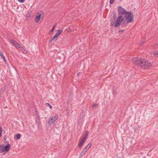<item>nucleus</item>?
<instances>
[{"label":"nucleus","instance_id":"6e6552de","mask_svg":"<svg viewBox=\"0 0 158 158\" xmlns=\"http://www.w3.org/2000/svg\"><path fill=\"white\" fill-rule=\"evenodd\" d=\"M86 140V139H85V137H83L81 139V141L79 143L78 145L79 148H81L82 146L83 145L84 143Z\"/></svg>","mask_w":158,"mask_h":158},{"label":"nucleus","instance_id":"0eeeda50","mask_svg":"<svg viewBox=\"0 0 158 158\" xmlns=\"http://www.w3.org/2000/svg\"><path fill=\"white\" fill-rule=\"evenodd\" d=\"M40 123L41 122L40 119V117L38 116L36 119V124L39 130L40 129Z\"/></svg>","mask_w":158,"mask_h":158},{"label":"nucleus","instance_id":"393cba45","mask_svg":"<svg viewBox=\"0 0 158 158\" xmlns=\"http://www.w3.org/2000/svg\"><path fill=\"white\" fill-rule=\"evenodd\" d=\"M153 54L155 56L158 57V52H154Z\"/></svg>","mask_w":158,"mask_h":158},{"label":"nucleus","instance_id":"5701e85b","mask_svg":"<svg viewBox=\"0 0 158 158\" xmlns=\"http://www.w3.org/2000/svg\"><path fill=\"white\" fill-rule=\"evenodd\" d=\"M88 131H86L85 132V134L84 135V136L83 137H85V139H86V137L88 135Z\"/></svg>","mask_w":158,"mask_h":158},{"label":"nucleus","instance_id":"aec40b11","mask_svg":"<svg viewBox=\"0 0 158 158\" xmlns=\"http://www.w3.org/2000/svg\"><path fill=\"white\" fill-rule=\"evenodd\" d=\"M14 46H15L16 48H20V45L17 42L16 43V44H15Z\"/></svg>","mask_w":158,"mask_h":158},{"label":"nucleus","instance_id":"a878e982","mask_svg":"<svg viewBox=\"0 0 158 158\" xmlns=\"http://www.w3.org/2000/svg\"><path fill=\"white\" fill-rule=\"evenodd\" d=\"M2 128L0 126V137L2 136Z\"/></svg>","mask_w":158,"mask_h":158},{"label":"nucleus","instance_id":"473e14b6","mask_svg":"<svg viewBox=\"0 0 158 158\" xmlns=\"http://www.w3.org/2000/svg\"><path fill=\"white\" fill-rule=\"evenodd\" d=\"M80 74V73H77V76H79Z\"/></svg>","mask_w":158,"mask_h":158},{"label":"nucleus","instance_id":"2eb2a0df","mask_svg":"<svg viewBox=\"0 0 158 158\" xmlns=\"http://www.w3.org/2000/svg\"><path fill=\"white\" fill-rule=\"evenodd\" d=\"M62 32V31L61 30H58L56 32L55 34L58 36Z\"/></svg>","mask_w":158,"mask_h":158},{"label":"nucleus","instance_id":"7ed1b4c3","mask_svg":"<svg viewBox=\"0 0 158 158\" xmlns=\"http://www.w3.org/2000/svg\"><path fill=\"white\" fill-rule=\"evenodd\" d=\"M124 17L129 23L132 22L134 19L133 13L131 12H127L125 13Z\"/></svg>","mask_w":158,"mask_h":158},{"label":"nucleus","instance_id":"ddd939ff","mask_svg":"<svg viewBox=\"0 0 158 158\" xmlns=\"http://www.w3.org/2000/svg\"><path fill=\"white\" fill-rule=\"evenodd\" d=\"M10 43L12 44L13 46H14L17 42L14 40H9Z\"/></svg>","mask_w":158,"mask_h":158},{"label":"nucleus","instance_id":"9d476101","mask_svg":"<svg viewBox=\"0 0 158 158\" xmlns=\"http://www.w3.org/2000/svg\"><path fill=\"white\" fill-rule=\"evenodd\" d=\"M4 144H2L0 145V152L1 153L4 152L5 150H4Z\"/></svg>","mask_w":158,"mask_h":158},{"label":"nucleus","instance_id":"20e7f679","mask_svg":"<svg viewBox=\"0 0 158 158\" xmlns=\"http://www.w3.org/2000/svg\"><path fill=\"white\" fill-rule=\"evenodd\" d=\"M57 115H55L51 117L48 120V123L49 125H51L54 123L58 119Z\"/></svg>","mask_w":158,"mask_h":158},{"label":"nucleus","instance_id":"4468645a","mask_svg":"<svg viewBox=\"0 0 158 158\" xmlns=\"http://www.w3.org/2000/svg\"><path fill=\"white\" fill-rule=\"evenodd\" d=\"M86 152V151L85 149H83V150L80 153V157H81Z\"/></svg>","mask_w":158,"mask_h":158},{"label":"nucleus","instance_id":"6ab92c4d","mask_svg":"<svg viewBox=\"0 0 158 158\" xmlns=\"http://www.w3.org/2000/svg\"><path fill=\"white\" fill-rule=\"evenodd\" d=\"M21 135L20 134H18L15 135V138L17 139H19L20 138Z\"/></svg>","mask_w":158,"mask_h":158},{"label":"nucleus","instance_id":"412c9836","mask_svg":"<svg viewBox=\"0 0 158 158\" xmlns=\"http://www.w3.org/2000/svg\"><path fill=\"white\" fill-rule=\"evenodd\" d=\"M14 46H15L16 48H20V45L17 42L16 43V44H15Z\"/></svg>","mask_w":158,"mask_h":158},{"label":"nucleus","instance_id":"f257e3e1","mask_svg":"<svg viewBox=\"0 0 158 158\" xmlns=\"http://www.w3.org/2000/svg\"><path fill=\"white\" fill-rule=\"evenodd\" d=\"M132 61L135 65L142 68L148 69L152 65L150 63L147 61L145 59H142L140 58H134L132 59Z\"/></svg>","mask_w":158,"mask_h":158},{"label":"nucleus","instance_id":"f3484780","mask_svg":"<svg viewBox=\"0 0 158 158\" xmlns=\"http://www.w3.org/2000/svg\"><path fill=\"white\" fill-rule=\"evenodd\" d=\"M6 90L5 87H3L0 89V94H2Z\"/></svg>","mask_w":158,"mask_h":158},{"label":"nucleus","instance_id":"39448f33","mask_svg":"<svg viewBox=\"0 0 158 158\" xmlns=\"http://www.w3.org/2000/svg\"><path fill=\"white\" fill-rule=\"evenodd\" d=\"M118 12L119 15H122L124 14H125L126 12H127L126 10L123 8L121 6H118Z\"/></svg>","mask_w":158,"mask_h":158},{"label":"nucleus","instance_id":"c85d7f7f","mask_svg":"<svg viewBox=\"0 0 158 158\" xmlns=\"http://www.w3.org/2000/svg\"><path fill=\"white\" fill-rule=\"evenodd\" d=\"M19 2L23 3L24 2L25 0H17Z\"/></svg>","mask_w":158,"mask_h":158},{"label":"nucleus","instance_id":"a211bd4d","mask_svg":"<svg viewBox=\"0 0 158 158\" xmlns=\"http://www.w3.org/2000/svg\"><path fill=\"white\" fill-rule=\"evenodd\" d=\"M128 23H129L128 22V20H125L123 21V23L122 24V25L123 26V24L124 25V26H127V25Z\"/></svg>","mask_w":158,"mask_h":158},{"label":"nucleus","instance_id":"1a4fd4ad","mask_svg":"<svg viewBox=\"0 0 158 158\" xmlns=\"http://www.w3.org/2000/svg\"><path fill=\"white\" fill-rule=\"evenodd\" d=\"M10 147V145L9 144H8L4 147V150L6 152L8 151Z\"/></svg>","mask_w":158,"mask_h":158},{"label":"nucleus","instance_id":"7c9ffc66","mask_svg":"<svg viewBox=\"0 0 158 158\" xmlns=\"http://www.w3.org/2000/svg\"><path fill=\"white\" fill-rule=\"evenodd\" d=\"M3 55V54L2 52L1 51V50L0 49V56H1Z\"/></svg>","mask_w":158,"mask_h":158},{"label":"nucleus","instance_id":"2f4dec72","mask_svg":"<svg viewBox=\"0 0 158 158\" xmlns=\"http://www.w3.org/2000/svg\"><path fill=\"white\" fill-rule=\"evenodd\" d=\"M97 104H93V107H94L96 106H97Z\"/></svg>","mask_w":158,"mask_h":158},{"label":"nucleus","instance_id":"4be33fe9","mask_svg":"<svg viewBox=\"0 0 158 158\" xmlns=\"http://www.w3.org/2000/svg\"><path fill=\"white\" fill-rule=\"evenodd\" d=\"M1 57L3 60L4 61L5 63H6V60L5 59V57L4 55H3L2 56H0Z\"/></svg>","mask_w":158,"mask_h":158},{"label":"nucleus","instance_id":"423d86ee","mask_svg":"<svg viewBox=\"0 0 158 158\" xmlns=\"http://www.w3.org/2000/svg\"><path fill=\"white\" fill-rule=\"evenodd\" d=\"M43 14L42 11H40L37 13L35 18V22L36 23H38L40 19L41 16Z\"/></svg>","mask_w":158,"mask_h":158},{"label":"nucleus","instance_id":"cd10ccee","mask_svg":"<svg viewBox=\"0 0 158 158\" xmlns=\"http://www.w3.org/2000/svg\"><path fill=\"white\" fill-rule=\"evenodd\" d=\"M114 0H110V4H113L114 2Z\"/></svg>","mask_w":158,"mask_h":158},{"label":"nucleus","instance_id":"b1692460","mask_svg":"<svg viewBox=\"0 0 158 158\" xmlns=\"http://www.w3.org/2000/svg\"><path fill=\"white\" fill-rule=\"evenodd\" d=\"M145 40L144 39H143L139 43V44L140 45H142L145 42Z\"/></svg>","mask_w":158,"mask_h":158},{"label":"nucleus","instance_id":"9b49d317","mask_svg":"<svg viewBox=\"0 0 158 158\" xmlns=\"http://www.w3.org/2000/svg\"><path fill=\"white\" fill-rule=\"evenodd\" d=\"M20 51L23 52L24 53H27V51L25 50V48L23 47L20 46Z\"/></svg>","mask_w":158,"mask_h":158},{"label":"nucleus","instance_id":"f03ea898","mask_svg":"<svg viewBox=\"0 0 158 158\" xmlns=\"http://www.w3.org/2000/svg\"><path fill=\"white\" fill-rule=\"evenodd\" d=\"M123 19L121 15L118 16L115 22L114 21H112L110 25L111 26H114L115 27H118L121 22L123 21Z\"/></svg>","mask_w":158,"mask_h":158},{"label":"nucleus","instance_id":"dca6fc26","mask_svg":"<svg viewBox=\"0 0 158 158\" xmlns=\"http://www.w3.org/2000/svg\"><path fill=\"white\" fill-rule=\"evenodd\" d=\"M58 37V36L56 35V34L54 35V36L52 38L50 42H51L53 40H56V38Z\"/></svg>","mask_w":158,"mask_h":158},{"label":"nucleus","instance_id":"f8f14e48","mask_svg":"<svg viewBox=\"0 0 158 158\" xmlns=\"http://www.w3.org/2000/svg\"><path fill=\"white\" fill-rule=\"evenodd\" d=\"M91 145V144H88L84 148V149H85L87 152L88 150L89 149V148H90Z\"/></svg>","mask_w":158,"mask_h":158},{"label":"nucleus","instance_id":"c756f323","mask_svg":"<svg viewBox=\"0 0 158 158\" xmlns=\"http://www.w3.org/2000/svg\"><path fill=\"white\" fill-rule=\"evenodd\" d=\"M55 26H53V27L52 28V29L51 30H50L51 32H52L53 31L55 28Z\"/></svg>","mask_w":158,"mask_h":158},{"label":"nucleus","instance_id":"bb28decb","mask_svg":"<svg viewBox=\"0 0 158 158\" xmlns=\"http://www.w3.org/2000/svg\"><path fill=\"white\" fill-rule=\"evenodd\" d=\"M46 105L47 106L49 107L50 108H52V106L48 103H46Z\"/></svg>","mask_w":158,"mask_h":158}]
</instances>
